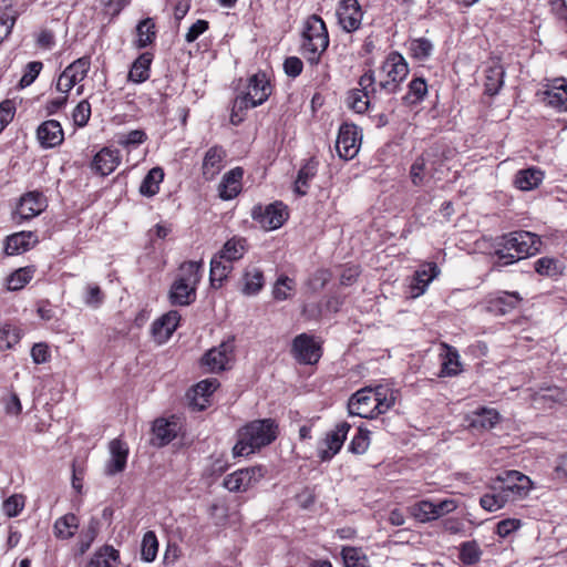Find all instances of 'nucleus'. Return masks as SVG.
<instances>
[{"label":"nucleus","mask_w":567,"mask_h":567,"mask_svg":"<svg viewBox=\"0 0 567 567\" xmlns=\"http://www.w3.org/2000/svg\"><path fill=\"white\" fill-rule=\"evenodd\" d=\"M110 458L105 464L104 472L109 476L121 473L126 467L128 447L125 442L114 439L109 444Z\"/></svg>","instance_id":"15"},{"label":"nucleus","mask_w":567,"mask_h":567,"mask_svg":"<svg viewBox=\"0 0 567 567\" xmlns=\"http://www.w3.org/2000/svg\"><path fill=\"white\" fill-rule=\"evenodd\" d=\"M535 271L540 276L556 277L560 275L558 260L549 257H542L535 262Z\"/></svg>","instance_id":"52"},{"label":"nucleus","mask_w":567,"mask_h":567,"mask_svg":"<svg viewBox=\"0 0 567 567\" xmlns=\"http://www.w3.org/2000/svg\"><path fill=\"white\" fill-rule=\"evenodd\" d=\"M458 353L456 350L449 349L445 360L442 364V373L445 375H456L458 373Z\"/></svg>","instance_id":"61"},{"label":"nucleus","mask_w":567,"mask_h":567,"mask_svg":"<svg viewBox=\"0 0 567 567\" xmlns=\"http://www.w3.org/2000/svg\"><path fill=\"white\" fill-rule=\"evenodd\" d=\"M278 434V425L271 419L255 420L237 432V443L233 447V455L248 456L257 450L271 444Z\"/></svg>","instance_id":"2"},{"label":"nucleus","mask_w":567,"mask_h":567,"mask_svg":"<svg viewBox=\"0 0 567 567\" xmlns=\"http://www.w3.org/2000/svg\"><path fill=\"white\" fill-rule=\"evenodd\" d=\"M21 339L19 328L6 323L0 327V351L12 349Z\"/></svg>","instance_id":"45"},{"label":"nucleus","mask_w":567,"mask_h":567,"mask_svg":"<svg viewBox=\"0 0 567 567\" xmlns=\"http://www.w3.org/2000/svg\"><path fill=\"white\" fill-rule=\"evenodd\" d=\"M136 47L142 49L150 45L156 38L155 22L153 21L152 18H146L142 20L136 27Z\"/></svg>","instance_id":"41"},{"label":"nucleus","mask_w":567,"mask_h":567,"mask_svg":"<svg viewBox=\"0 0 567 567\" xmlns=\"http://www.w3.org/2000/svg\"><path fill=\"white\" fill-rule=\"evenodd\" d=\"M219 386V382L215 378L206 379L198 382L194 389L193 401L195 405H198L199 409L205 408V402H207V398L212 395Z\"/></svg>","instance_id":"39"},{"label":"nucleus","mask_w":567,"mask_h":567,"mask_svg":"<svg viewBox=\"0 0 567 567\" xmlns=\"http://www.w3.org/2000/svg\"><path fill=\"white\" fill-rule=\"evenodd\" d=\"M427 93V84L424 79L416 78L409 84V92L404 96V100L410 104L421 102Z\"/></svg>","instance_id":"51"},{"label":"nucleus","mask_w":567,"mask_h":567,"mask_svg":"<svg viewBox=\"0 0 567 567\" xmlns=\"http://www.w3.org/2000/svg\"><path fill=\"white\" fill-rule=\"evenodd\" d=\"M360 89L348 92L346 103L355 113H364L370 105V96L377 92L375 76L372 71L365 72L359 79Z\"/></svg>","instance_id":"8"},{"label":"nucleus","mask_w":567,"mask_h":567,"mask_svg":"<svg viewBox=\"0 0 567 567\" xmlns=\"http://www.w3.org/2000/svg\"><path fill=\"white\" fill-rule=\"evenodd\" d=\"M435 506L431 501H421L410 507L411 515L421 523H426L435 518Z\"/></svg>","instance_id":"47"},{"label":"nucleus","mask_w":567,"mask_h":567,"mask_svg":"<svg viewBox=\"0 0 567 567\" xmlns=\"http://www.w3.org/2000/svg\"><path fill=\"white\" fill-rule=\"evenodd\" d=\"M393 403V398L388 399L382 386H378L375 390L364 388L351 395L348 410L350 415L373 419L385 413Z\"/></svg>","instance_id":"4"},{"label":"nucleus","mask_w":567,"mask_h":567,"mask_svg":"<svg viewBox=\"0 0 567 567\" xmlns=\"http://www.w3.org/2000/svg\"><path fill=\"white\" fill-rule=\"evenodd\" d=\"M291 351L295 359L303 364H315L322 355L320 344L307 333H301L293 339Z\"/></svg>","instance_id":"12"},{"label":"nucleus","mask_w":567,"mask_h":567,"mask_svg":"<svg viewBox=\"0 0 567 567\" xmlns=\"http://www.w3.org/2000/svg\"><path fill=\"white\" fill-rule=\"evenodd\" d=\"M440 269L435 262H426L420 266L414 272L410 284V293L412 298H417L423 295L430 282L436 278Z\"/></svg>","instance_id":"17"},{"label":"nucleus","mask_w":567,"mask_h":567,"mask_svg":"<svg viewBox=\"0 0 567 567\" xmlns=\"http://www.w3.org/2000/svg\"><path fill=\"white\" fill-rule=\"evenodd\" d=\"M295 289V281L287 277L281 276L277 279L272 295L277 300H286L290 297V292Z\"/></svg>","instance_id":"56"},{"label":"nucleus","mask_w":567,"mask_h":567,"mask_svg":"<svg viewBox=\"0 0 567 567\" xmlns=\"http://www.w3.org/2000/svg\"><path fill=\"white\" fill-rule=\"evenodd\" d=\"M484 76L485 93L493 96L496 95L504 84L505 70L499 60H492L486 66Z\"/></svg>","instance_id":"24"},{"label":"nucleus","mask_w":567,"mask_h":567,"mask_svg":"<svg viewBox=\"0 0 567 567\" xmlns=\"http://www.w3.org/2000/svg\"><path fill=\"white\" fill-rule=\"evenodd\" d=\"M362 136L354 124L344 123L340 126L336 150L339 156L346 161L352 159L359 152Z\"/></svg>","instance_id":"11"},{"label":"nucleus","mask_w":567,"mask_h":567,"mask_svg":"<svg viewBox=\"0 0 567 567\" xmlns=\"http://www.w3.org/2000/svg\"><path fill=\"white\" fill-rule=\"evenodd\" d=\"M78 526V517L74 514H66L55 522L54 534L61 539H68L75 534Z\"/></svg>","instance_id":"40"},{"label":"nucleus","mask_w":567,"mask_h":567,"mask_svg":"<svg viewBox=\"0 0 567 567\" xmlns=\"http://www.w3.org/2000/svg\"><path fill=\"white\" fill-rule=\"evenodd\" d=\"M65 69V76L71 78L73 79V82L79 83L83 81L87 75V72L90 70V59L86 56L80 58L72 62L70 65H68Z\"/></svg>","instance_id":"49"},{"label":"nucleus","mask_w":567,"mask_h":567,"mask_svg":"<svg viewBox=\"0 0 567 567\" xmlns=\"http://www.w3.org/2000/svg\"><path fill=\"white\" fill-rule=\"evenodd\" d=\"M154 444L164 446L177 435V423L157 419L153 424Z\"/></svg>","instance_id":"30"},{"label":"nucleus","mask_w":567,"mask_h":567,"mask_svg":"<svg viewBox=\"0 0 567 567\" xmlns=\"http://www.w3.org/2000/svg\"><path fill=\"white\" fill-rule=\"evenodd\" d=\"M158 550V542L154 532L148 530L144 534L142 539L141 555L142 558L151 563L155 559Z\"/></svg>","instance_id":"50"},{"label":"nucleus","mask_w":567,"mask_h":567,"mask_svg":"<svg viewBox=\"0 0 567 567\" xmlns=\"http://www.w3.org/2000/svg\"><path fill=\"white\" fill-rule=\"evenodd\" d=\"M42 62L40 61H32L29 62L25 66V71L20 80V86L25 87L29 86L34 82V80L38 78L40 71L42 70Z\"/></svg>","instance_id":"60"},{"label":"nucleus","mask_w":567,"mask_h":567,"mask_svg":"<svg viewBox=\"0 0 567 567\" xmlns=\"http://www.w3.org/2000/svg\"><path fill=\"white\" fill-rule=\"evenodd\" d=\"M145 141H146V133L144 131L133 130V131L128 132L127 134L120 135L117 143L121 146L130 147V146L140 145Z\"/></svg>","instance_id":"59"},{"label":"nucleus","mask_w":567,"mask_h":567,"mask_svg":"<svg viewBox=\"0 0 567 567\" xmlns=\"http://www.w3.org/2000/svg\"><path fill=\"white\" fill-rule=\"evenodd\" d=\"M522 526V522L516 518H506L497 523L496 525V534L501 538H506L515 530L519 529Z\"/></svg>","instance_id":"63"},{"label":"nucleus","mask_w":567,"mask_h":567,"mask_svg":"<svg viewBox=\"0 0 567 567\" xmlns=\"http://www.w3.org/2000/svg\"><path fill=\"white\" fill-rule=\"evenodd\" d=\"M35 272L34 267L19 268L12 272L8 278V289L19 290L22 289L33 277Z\"/></svg>","instance_id":"46"},{"label":"nucleus","mask_w":567,"mask_h":567,"mask_svg":"<svg viewBox=\"0 0 567 567\" xmlns=\"http://www.w3.org/2000/svg\"><path fill=\"white\" fill-rule=\"evenodd\" d=\"M491 493L484 494L481 499V506L487 512H495L505 506L508 502L505 494L498 489L496 485H494Z\"/></svg>","instance_id":"43"},{"label":"nucleus","mask_w":567,"mask_h":567,"mask_svg":"<svg viewBox=\"0 0 567 567\" xmlns=\"http://www.w3.org/2000/svg\"><path fill=\"white\" fill-rule=\"evenodd\" d=\"M24 507V497L19 494H14L3 502V512L9 517H16Z\"/></svg>","instance_id":"58"},{"label":"nucleus","mask_w":567,"mask_h":567,"mask_svg":"<svg viewBox=\"0 0 567 567\" xmlns=\"http://www.w3.org/2000/svg\"><path fill=\"white\" fill-rule=\"evenodd\" d=\"M544 173L539 168L520 169L515 175V185L520 190H532L542 183Z\"/></svg>","instance_id":"32"},{"label":"nucleus","mask_w":567,"mask_h":567,"mask_svg":"<svg viewBox=\"0 0 567 567\" xmlns=\"http://www.w3.org/2000/svg\"><path fill=\"white\" fill-rule=\"evenodd\" d=\"M16 113L14 103L6 100L0 103V132L12 121Z\"/></svg>","instance_id":"64"},{"label":"nucleus","mask_w":567,"mask_h":567,"mask_svg":"<svg viewBox=\"0 0 567 567\" xmlns=\"http://www.w3.org/2000/svg\"><path fill=\"white\" fill-rule=\"evenodd\" d=\"M522 297L517 292L503 291L492 297L487 302V310L495 316H504L519 305Z\"/></svg>","instance_id":"22"},{"label":"nucleus","mask_w":567,"mask_h":567,"mask_svg":"<svg viewBox=\"0 0 567 567\" xmlns=\"http://www.w3.org/2000/svg\"><path fill=\"white\" fill-rule=\"evenodd\" d=\"M341 556L344 567H371L367 555L361 548L343 547Z\"/></svg>","instance_id":"42"},{"label":"nucleus","mask_w":567,"mask_h":567,"mask_svg":"<svg viewBox=\"0 0 567 567\" xmlns=\"http://www.w3.org/2000/svg\"><path fill=\"white\" fill-rule=\"evenodd\" d=\"M181 320L178 311L171 310L156 319L152 324V333L158 343L166 342L176 330Z\"/></svg>","instance_id":"18"},{"label":"nucleus","mask_w":567,"mask_h":567,"mask_svg":"<svg viewBox=\"0 0 567 567\" xmlns=\"http://www.w3.org/2000/svg\"><path fill=\"white\" fill-rule=\"evenodd\" d=\"M37 136L43 147H54L63 142L61 124L55 120L43 122L37 131Z\"/></svg>","instance_id":"23"},{"label":"nucleus","mask_w":567,"mask_h":567,"mask_svg":"<svg viewBox=\"0 0 567 567\" xmlns=\"http://www.w3.org/2000/svg\"><path fill=\"white\" fill-rule=\"evenodd\" d=\"M120 553L113 546L104 545L99 548L85 567H117Z\"/></svg>","instance_id":"29"},{"label":"nucleus","mask_w":567,"mask_h":567,"mask_svg":"<svg viewBox=\"0 0 567 567\" xmlns=\"http://www.w3.org/2000/svg\"><path fill=\"white\" fill-rule=\"evenodd\" d=\"M498 420L499 414L497 411L493 409H483L480 413L476 414L475 419L472 422V425L475 427L488 430L494 427Z\"/></svg>","instance_id":"53"},{"label":"nucleus","mask_w":567,"mask_h":567,"mask_svg":"<svg viewBox=\"0 0 567 567\" xmlns=\"http://www.w3.org/2000/svg\"><path fill=\"white\" fill-rule=\"evenodd\" d=\"M153 61V54L142 53L132 64L128 72V80L135 83L145 82L150 78V66Z\"/></svg>","instance_id":"34"},{"label":"nucleus","mask_w":567,"mask_h":567,"mask_svg":"<svg viewBox=\"0 0 567 567\" xmlns=\"http://www.w3.org/2000/svg\"><path fill=\"white\" fill-rule=\"evenodd\" d=\"M542 101L560 111H567V82L564 79H557L543 93Z\"/></svg>","instance_id":"20"},{"label":"nucleus","mask_w":567,"mask_h":567,"mask_svg":"<svg viewBox=\"0 0 567 567\" xmlns=\"http://www.w3.org/2000/svg\"><path fill=\"white\" fill-rule=\"evenodd\" d=\"M45 208V199L39 192H29L20 199L17 214L22 219H31L40 215Z\"/></svg>","instance_id":"21"},{"label":"nucleus","mask_w":567,"mask_h":567,"mask_svg":"<svg viewBox=\"0 0 567 567\" xmlns=\"http://www.w3.org/2000/svg\"><path fill=\"white\" fill-rule=\"evenodd\" d=\"M430 153H425L417 157L410 168V176L413 185L421 186L425 183V176L430 173L427 164L430 162Z\"/></svg>","instance_id":"44"},{"label":"nucleus","mask_w":567,"mask_h":567,"mask_svg":"<svg viewBox=\"0 0 567 567\" xmlns=\"http://www.w3.org/2000/svg\"><path fill=\"white\" fill-rule=\"evenodd\" d=\"M329 47V34L324 21L317 14L310 16L302 32L301 53L311 65L320 62L321 54Z\"/></svg>","instance_id":"5"},{"label":"nucleus","mask_w":567,"mask_h":567,"mask_svg":"<svg viewBox=\"0 0 567 567\" xmlns=\"http://www.w3.org/2000/svg\"><path fill=\"white\" fill-rule=\"evenodd\" d=\"M84 301L92 308H99L104 301V293L97 285H87Z\"/></svg>","instance_id":"62"},{"label":"nucleus","mask_w":567,"mask_h":567,"mask_svg":"<svg viewBox=\"0 0 567 567\" xmlns=\"http://www.w3.org/2000/svg\"><path fill=\"white\" fill-rule=\"evenodd\" d=\"M496 483L508 502L526 497L532 489L530 478L518 471H507L498 475Z\"/></svg>","instance_id":"7"},{"label":"nucleus","mask_w":567,"mask_h":567,"mask_svg":"<svg viewBox=\"0 0 567 567\" xmlns=\"http://www.w3.org/2000/svg\"><path fill=\"white\" fill-rule=\"evenodd\" d=\"M381 73H383L386 79L380 80V90H383L386 93H395L400 83L409 74L408 63L401 54L396 52L390 53L382 63Z\"/></svg>","instance_id":"6"},{"label":"nucleus","mask_w":567,"mask_h":567,"mask_svg":"<svg viewBox=\"0 0 567 567\" xmlns=\"http://www.w3.org/2000/svg\"><path fill=\"white\" fill-rule=\"evenodd\" d=\"M243 175L244 171L240 167L233 168L224 175L218 187L220 198L233 199L239 194Z\"/></svg>","instance_id":"26"},{"label":"nucleus","mask_w":567,"mask_h":567,"mask_svg":"<svg viewBox=\"0 0 567 567\" xmlns=\"http://www.w3.org/2000/svg\"><path fill=\"white\" fill-rule=\"evenodd\" d=\"M225 157L226 152L221 146L215 145L206 152L202 166L206 179L214 178L220 172Z\"/></svg>","instance_id":"25"},{"label":"nucleus","mask_w":567,"mask_h":567,"mask_svg":"<svg viewBox=\"0 0 567 567\" xmlns=\"http://www.w3.org/2000/svg\"><path fill=\"white\" fill-rule=\"evenodd\" d=\"M318 162L313 158L308 159L299 169L295 182V192L298 195H306L311 181L317 174Z\"/></svg>","instance_id":"36"},{"label":"nucleus","mask_w":567,"mask_h":567,"mask_svg":"<svg viewBox=\"0 0 567 567\" xmlns=\"http://www.w3.org/2000/svg\"><path fill=\"white\" fill-rule=\"evenodd\" d=\"M169 302L174 306H188L196 299V288L175 279L169 293Z\"/></svg>","instance_id":"28"},{"label":"nucleus","mask_w":567,"mask_h":567,"mask_svg":"<svg viewBox=\"0 0 567 567\" xmlns=\"http://www.w3.org/2000/svg\"><path fill=\"white\" fill-rule=\"evenodd\" d=\"M351 425L348 422H341L334 430L328 432L318 449V455L321 461H330L343 446Z\"/></svg>","instance_id":"13"},{"label":"nucleus","mask_w":567,"mask_h":567,"mask_svg":"<svg viewBox=\"0 0 567 567\" xmlns=\"http://www.w3.org/2000/svg\"><path fill=\"white\" fill-rule=\"evenodd\" d=\"M251 217L256 220L264 229L272 230L282 226L288 218L287 207L276 202L269 204L266 207L260 205L255 206L251 210Z\"/></svg>","instance_id":"9"},{"label":"nucleus","mask_w":567,"mask_h":567,"mask_svg":"<svg viewBox=\"0 0 567 567\" xmlns=\"http://www.w3.org/2000/svg\"><path fill=\"white\" fill-rule=\"evenodd\" d=\"M370 445V431L365 427L360 426L357 434L351 440L348 450L352 454L361 455L364 454Z\"/></svg>","instance_id":"48"},{"label":"nucleus","mask_w":567,"mask_h":567,"mask_svg":"<svg viewBox=\"0 0 567 567\" xmlns=\"http://www.w3.org/2000/svg\"><path fill=\"white\" fill-rule=\"evenodd\" d=\"M202 267H203V261L183 262L178 269L176 279L197 288V285L199 284L200 278H202V275H200Z\"/></svg>","instance_id":"37"},{"label":"nucleus","mask_w":567,"mask_h":567,"mask_svg":"<svg viewBox=\"0 0 567 567\" xmlns=\"http://www.w3.org/2000/svg\"><path fill=\"white\" fill-rule=\"evenodd\" d=\"M266 474L262 466H252L235 471L228 474L224 480V487L229 492H246L248 488L257 484Z\"/></svg>","instance_id":"10"},{"label":"nucleus","mask_w":567,"mask_h":567,"mask_svg":"<svg viewBox=\"0 0 567 567\" xmlns=\"http://www.w3.org/2000/svg\"><path fill=\"white\" fill-rule=\"evenodd\" d=\"M233 270L231 262L219 258L218 255L214 256L210 261V285L213 288L217 289L223 286V282L227 279L228 275Z\"/></svg>","instance_id":"35"},{"label":"nucleus","mask_w":567,"mask_h":567,"mask_svg":"<svg viewBox=\"0 0 567 567\" xmlns=\"http://www.w3.org/2000/svg\"><path fill=\"white\" fill-rule=\"evenodd\" d=\"M481 549L475 542H465L461 546L460 559L465 565H474L481 558Z\"/></svg>","instance_id":"54"},{"label":"nucleus","mask_w":567,"mask_h":567,"mask_svg":"<svg viewBox=\"0 0 567 567\" xmlns=\"http://www.w3.org/2000/svg\"><path fill=\"white\" fill-rule=\"evenodd\" d=\"M339 24L346 32L360 28L362 11L358 0H341L337 10Z\"/></svg>","instance_id":"14"},{"label":"nucleus","mask_w":567,"mask_h":567,"mask_svg":"<svg viewBox=\"0 0 567 567\" xmlns=\"http://www.w3.org/2000/svg\"><path fill=\"white\" fill-rule=\"evenodd\" d=\"M163 179L164 171L161 167L152 168L142 181L140 193L147 197L156 195L159 190V184L163 182Z\"/></svg>","instance_id":"38"},{"label":"nucleus","mask_w":567,"mask_h":567,"mask_svg":"<svg viewBox=\"0 0 567 567\" xmlns=\"http://www.w3.org/2000/svg\"><path fill=\"white\" fill-rule=\"evenodd\" d=\"M91 116V105L86 100L81 101L74 109L72 117L76 126L83 127Z\"/></svg>","instance_id":"57"},{"label":"nucleus","mask_w":567,"mask_h":567,"mask_svg":"<svg viewBox=\"0 0 567 567\" xmlns=\"http://www.w3.org/2000/svg\"><path fill=\"white\" fill-rule=\"evenodd\" d=\"M38 243V237L32 231H20L8 237L6 243V252L17 255L32 248Z\"/></svg>","instance_id":"27"},{"label":"nucleus","mask_w":567,"mask_h":567,"mask_svg":"<svg viewBox=\"0 0 567 567\" xmlns=\"http://www.w3.org/2000/svg\"><path fill=\"white\" fill-rule=\"evenodd\" d=\"M233 352L234 341H225L218 348L210 349L203 357V364L207 365L213 372L225 370L233 358Z\"/></svg>","instance_id":"16"},{"label":"nucleus","mask_w":567,"mask_h":567,"mask_svg":"<svg viewBox=\"0 0 567 567\" xmlns=\"http://www.w3.org/2000/svg\"><path fill=\"white\" fill-rule=\"evenodd\" d=\"M247 251V240L241 237H233L228 239L221 250L217 254L219 258L228 262L239 260Z\"/></svg>","instance_id":"31"},{"label":"nucleus","mask_w":567,"mask_h":567,"mask_svg":"<svg viewBox=\"0 0 567 567\" xmlns=\"http://www.w3.org/2000/svg\"><path fill=\"white\" fill-rule=\"evenodd\" d=\"M410 50L413 58L422 61L427 59L433 50V45L430 40L425 38H419L411 42Z\"/></svg>","instance_id":"55"},{"label":"nucleus","mask_w":567,"mask_h":567,"mask_svg":"<svg viewBox=\"0 0 567 567\" xmlns=\"http://www.w3.org/2000/svg\"><path fill=\"white\" fill-rule=\"evenodd\" d=\"M243 282L241 291L244 295L252 296L258 293L265 282L262 271L254 266L247 267L243 275Z\"/></svg>","instance_id":"33"},{"label":"nucleus","mask_w":567,"mask_h":567,"mask_svg":"<svg viewBox=\"0 0 567 567\" xmlns=\"http://www.w3.org/2000/svg\"><path fill=\"white\" fill-rule=\"evenodd\" d=\"M121 163V155L117 150L103 147L95 154L91 168L101 176H106L113 173Z\"/></svg>","instance_id":"19"},{"label":"nucleus","mask_w":567,"mask_h":567,"mask_svg":"<svg viewBox=\"0 0 567 567\" xmlns=\"http://www.w3.org/2000/svg\"><path fill=\"white\" fill-rule=\"evenodd\" d=\"M540 237L526 230L512 231L499 237L494 245V266L512 265L540 250Z\"/></svg>","instance_id":"1"},{"label":"nucleus","mask_w":567,"mask_h":567,"mask_svg":"<svg viewBox=\"0 0 567 567\" xmlns=\"http://www.w3.org/2000/svg\"><path fill=\"white\" fill-rule=\"evenodd\" d=\"M271 94V85L266 73L258 72L247 80V85L243 92L237 94L233 102L230 121L237 125L244 121V116L249 109L265 103Z\"/></svg>","instance_id":"3"}]
</instances>
